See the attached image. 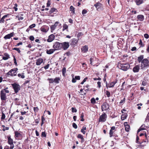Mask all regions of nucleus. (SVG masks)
Here are the masks:
<instances>
[{"label": "nucleus", "instance_id": "44", "mask_svg": "<svg viewBox=\"0 0 149 149\" xmlns=\"http://www.w3.org/2000/svg\"><path fill=\"white\" fill-rule=\"evenodd\" d=\"M2 127L3 128L2 130L3 131H5L6 130H8L9 129V127H6L4 125H2Z\"/></svg>", "mask_w": 149, "mask_h": 149}, {"label": "nucleus", "instance_id": "13", "mask_svg": "<svg viewBox=\"0 0 149 149\" xmlns=\"http://www.w3.org/2000/svg\"><path fill=\"white\" fill-rule=\"evenodd\" d=\"M79 39H76L74 38L70 40V45L71 46L74 47L77 46L78 42Z\"/></svg>", "mask_w": 149, "mask_h": 149}, {"label": "nucleus", "instance_id": "3", "mask_svg": "<svg viewBox=\"0 0 149 149\" xmlns=\"http://www.w3.org/2000/svg\"><path fill=\"white\" fill-rule=\"evenodd\" d=\"M118 68L124 71H126L129 69L130 65L128 63H119L118 65Z\"/></svg>", "mask_w": 149, "mask_h": 149}, {"label": "nucleus", "instance_id": "49", "mask_svg": "<svg viewBox=\"0 0 149 149\" xmlns=\"http://www.w3.org/2000/svg\"><path fill=\"white\" fill-rule=\"evenodd\" d=\"M106 95L107 97H109L111 96L110 92L108 91H106Z\"/></svg>", "mask_w": 149, "mask_h": 149}, {"label": "nucleus", "instance_id": "37", "mask_svg": "<svg viewBox=\"0 0 149 149\" xmlns=\"http://www.w3.org/2000/svg\"><path fill=\"white\" fill-rule=\"evenodd\" d=\"M90 62L91 64L93 65V66H95V64L93 63L94 61V58L93 57H91L90 58Z\"/></svg>", "mask_w": 149, "mask_h": 149}, {"label": "nucleus", "instance_id": "62", "mask_svg": "<svg viewBox=\"0 0 149 149\" xmlns=\"http://www.w3.org/2000/svg\"><path fill=\"white\" fill-rule=\"evenodd\" d=\"M83 35V34L81 32H80L78 33V34L77 35V36L79 38L81 36H82Z\"/></svg>", "mask_w": 149, "mask_h": 149}, {"label": "nucleus", "instance_id": "11", "mask_svg": "<svg viewBox=\"0 0 149 149\" xmlns=\"http://www.w3.org/2000/svg\"><path fill=\"white\" fill-rule=\"evenodd\" d=\"M69 46L70 45L68 42H65L61 43V49L63 48L64 50H66Z\"/></svg>", "mask_w": 149, "mask_h": 149}, {"label": "nucleus", "instance_id": "1", "mask_svg": "<svg viewBox=\"0 0 149 149\" xmlns=\"http://www.w3.org/2000/svg\"><path fill=\"white\" fill-rule=\"evenodd\" d=\"M7 143L10 145L9 147L8 146H6L4 148V149H13L14 147V143H15V141H13V140L11 137L10 135H9L7 136Z\"/></svg>", "mask_w": 149, "mask_h": 149}, {"label": "nucleus", "instance_id": "43", "mask_svg": "<svg viewBox=\"0 0 149 149\" xmlns=\"http://www.w3.org/2000/svg\"><path fill=\"white\" fill-rule=\"evenodd\" d=\"M91 103L93 104H95L96 102L95 99L94 97H93L91 99Z\"/></svg>", "mask_w": 149, "mask_h": 149}, {"label": "nucleus", "instance_id": "51", "mask_svg": "<svg viewBox=\"0 0 149 149\" xmlns=\"http://www.w3.org/2000/svg\"><path fill=\"white\" fill-rule=\"evenodd\" d=\"M71 109H72V113H74V112L76 113V112H77V109L75 108H74V107H72L71 108Z\"/></svg>", "mask_w": 149, "mask_h": 149}, {"label": "nucleus", "instance_id": "27", "mask_svg": "<svg viewBox=\"0 0 149 149\" xmlns=\"http://www.w3.org/2000/svg\"><path fill=\"white\" fill-rule=\"evenodd\" d=\"M77 138L78 139H80L81 140V143H82L84 141V139L83 136L81 134H78L77 136Z\"/></svg>", "mask_w": 149, "mask_h": 149}, {"label": "nucleus", "instance_id": "57", "mask_svg": "<svg viewBox=\"0 0 149 149\" xmlns=\"http://www.w3.org/2000/svg\"><path fill=\"white\" fill-rule=\"evenodd\" d=\"M87 11L86 10L84 9L82 11V13L83 15H84L86 14L87 13Z\"/></svg>", "mask_w": 149, "mask_h": 149}, {"label": "nucleus", "instance_id": "42", "mask_svg": "<svg viewBox=\"0 0 149 149\" xmlns=\"http://www.w3.org/2000/svg\"><path fill=\"white\" fill-rule=\"evenodd\" d=\"M139 138L138 136H137L136 139V142L138 144H142V142H140V141H139Z\"/></svg>", "mask_w": 149, "mask_h": 149}, {"label": "nucleus", "instance_id": "24", "mask_svg": "<svg viewBox=\"0 0 149 149\" xmlns=\"http://www.w3.org/2000/svg\"><path fill=\"white\" fill-rule=\"evenodd\" d=\"M59 23V22L57 21L56 22L54 25H52L51 26V30L53 31L54 30Z\"/></svg>", "mask_w": 149, "mask_h": 149}, {"label": "nucleus", "instance_id": "35", "mask_svg": "<svg viewBox=\"0 0 149 149\" xmlns=\"http://www.w3.org/2000/svg\"><path fill=\"white\" fill-rule=\"evenodd\" d=\"M62 72L63 76L65 77V74L66 72V69L65 68L63 67V68L62 70Z\"/></svg>", "mask_w": 149, "mask_h": 149}, {"label": "nucleus", "instance_id": "40", "mask_svg": "<svg viewBox=\"0 0 149 149\" xmlns=\"http://www.w3.org/2000/svg\"><path fill=\"white\" fill-rule=\"evenodd\" d=\"M139 45H140V47H143L145 46V44L143 43L141 39H140L139 40Z\"/></svg>", "mask_w": 149, "mask_h": 149}, {"label": "nucleus", "instance_id": "17", "mask_svg": "<svg viewBox=\"0 0 149 149\" xmlns=\"http://www.w3.org/2000/svg\"><path fill=\"white\" fill-rule=\"evenodd\" d=\"M15 137L17 139H20L22 138V134H21L18 131H15L14 132Z\"/></svg>", "mask_w": 149, "mask_h": 149}, {"label": "nucleus", "instance_id": "26", "mask_svg": "<svg viewBox=\"0 0 149 149\" xmlns=\"http://www.w3.org/2000/svg\"><path fill=\"white\" fill-rule=\"evenodd\" d=\"M124 125L125 127V130L127 132H129L130 128V125L127 124V123L126 122H125L124 123Z\"/></svg>", "mask_w": 149, "mask_h": 149}, {"label": "nucleus", "instance_id": "22", "mask_svg": "<svg viewBox=\"0 0 149 149\" xmlns=\"http://www.w3.org/2000/svg\"><path fill=\"white\" fill-rule=\"evenodd\" d=\"M63 29H62V31L63 33V34L64 35H65L64 32L65 30H66L67 32H68L69 31L68 30V26L66 24H64L63 26Z\"/></svg>", "mask_w": 149, "mask_h": 149}, {"label": "nucleus", "instance_id": "18", "mask_svg": "<svg viewBox=\"0 0 149 149\" xmlns=\"http://www.w3.org/2000/svg\"><path fill=\"white\" fill-rule=\"evenodd\" d=\"M49 29V27L46 25L43 26L40 28L41 31L44 32H46Z\"/></svg>", "mask_w": 149, "mask_h": 149}, {"label": "nucleus", "instance_id": "54", "mask_svg": "<svg viewBox=\"0 0 149 149\" xmlns=\"http://www.w3.org/2000/svg\"><path fill=\"white\" fill-rule=\"evenodd\" d=\"M36 26V24H33L29 26V28L30 29L33 28L34 27Z\"/></svg>", "mask_w": 149, "mask_h": 149}, {"label": "nucleus", "instance_id": "4", "mask_svg": "<svg viewBox=\"0 0 149 149\" xmlns=\"http://www.w3.org/2000/svg\"><path fill=\"white\" fill-rule=\"evenodd\" d=\"M141 69H144L149 67V61L147 58H144L141 62Z\"/></svg>", "mask_w": 149, "mask_h": 149}, {"label": "nucleus", "instance_id": "28", "mask_svg": "<svg viewBox=\"0 0 149 149\" xmlns=\"http://www.w3.org/2000/svg\"><path fill=\"white\" fill-rule=\"evenodd\" d=\"M127 116V114L126 113H124L121 116V119L122 120H123L126 119Z\"/></svg>", "mask_w": 149, "mask_h": 149}, {"label": "nucleus", "instance_id": "10", "mask_svg": "<svg viewBox=\"0 0 149 149\" xmlns=\"http://www.w3.org/2000/svg\"><path fill=\"white\" fill-rule=\"evenodd\" d=\"M53 48L56 50L61 49V42H56L54 43Z\"/></svg>", "mask_w": 149, "mask_h": 149}, {"label": "nucleus", "instance_id": "47", "mask_svg": "<svg viewBox=\"0 0 149 149\" xmlns=\"http://www.w3.org/2000/svg\"><path fill=\"white\" fill-rule=\"evenodd\" d=\"M33 110L34 111L35 113H36L37 112H38L39 110V109L38 107H34Z\"/></svg>", "mask_w": 149, "mask_h": 149}, {"label": "nucleus", "instance_id": "46", "mask_svg": "<svg viewBox=\"0 0 149 149\" xmlns=\"http://www.w3.org/2000/svg\"><path fill=\"white\" fill-rule=\"evenodd\" d=\"M12 49L17 51L18 52L19 54H20L21 52V51L19 49V48L15 47L12 48Z\"/></svg>", "mask_w": 149, "mask_h": 149}, {"label": "nucleus", "instance_id": "8", "mask_svg": "<svg viewBox=\"0 0 149 149\" xmlns=\"http://www.w3.org/2000/svg\"><path fill=\"white\" fill-rule=\"evenodd\" d=\"M107 116L105 113L103 112L99 118V121L100 122H105L107 120Z\"/></svg>", "mask_w": 149, "mask_h": 149}, {"label": "nucleus", "instance_id": "59", "mask_svg": "<svg viewBox=\"0 0 149 149\" xmlns=\"http://www.w3.org/2000/svg\"><path fill=\"white\" fill-rule=\"evenodd\" d=\"M71 53L70 51H68L65 53L64 55L66 54L67 56H69L71 55Z\"/></svg>", "mask_w": 149, "mask_h": 149}, {"label": "nucleus", "instance_id": "16", "mask_svg": "<svg viewBox=\"0 0 149 149\" xmlns=\"http://www.w3.org/2000/svg\"><path fill=\"white\" fill-rule=\"evenodd\" d=\"M88 47L87 45L82 47L81 49V52L82 53H86L88 52Z\"/></svg>", "mask_w": 149, "mask_h": 149}, {"label": "nucleus", "instance_id": "29", "mask_svg": "<svg viewBox=\"0 0 149 149\" xmlns=\"http://www.w3.org/2000/svg\"><path fill=\"white\" fill-rule=\"evenodd\" d=\"M144 55H141L138 57L137 60L139 63H140L143 61L144 59Z\"/></svg>", "mask_w": 149, "mask_h": 149}, {"label": "nucleus", "instance_id": "61", "mask_svg": "<svg viewBox=\"0 0 149 149\" xmlns=\"http://www.w3.org/2000/svg\"><path fill=\"white\" fill-rule=\"evenodd\" d=\"M49 66V64H47V65H46V66H45L44 68L45 70H47V69H48Z\"/></svg>", "mask_w": 149, "mask_h": 149}, {"label": "nucleus", "instance_id": "21", "mask_svg": "<svg viewBox=\"0 0 149 149\" xmlns=\"http://www.w3.org/2000/svg\"><path fill=\"white\" fill-rule=\"evenodd\" d=\"M140 69L139 65H135L133 68V71L134 72H139Z\"/></svg>", "mask_w": 149, "mask_h": 149}, {"label": "nucleus", "instance_id": "15", "mask_svg": "<svg viewBox=\"0 0 149 149\" xmlns=\"http://www.w3.org/2000/svg\"><path fill=\"white\" fill-rule=\"evenodd\" d=\"M116 128L114 126H112L111 127L109 132V136L110 137L113 136H114V135H113V134L115 133L114 132L116 131Z\"/></svg>", "mask_w": 149, "mask_h": 149}, {"label": "nucleus", "instance_id": "2", "mask_svg": "<svg viewBox=\"0 0 149 149\" xmlns=\"http://www.w3.org/2000/svg\"><path fill=\"white\" fill-rule=\"evenodd\" d=\"M9 92V90H6L5 88L2 89L1 91L0 94L1 99V104H3L7 99L6 93H8Z\"/></svg>", "mask_w": 149, "mask_h": 149}, {"label": "nucleus", "instance_id": "55", "mask_svg": "<svg viewBox=\"0 0 149 149\" xmlns=\"http://www.w3.org/2000/svg\"><path fill=\"white\" fill-rule=\"evenodd\" d=\"M29 38L30 40L31 41H33L34 39V37L33 36H30Z\"/></svg>", "mask_w": 149, "mask_h": 149}, {"label": "nucleus", "instance_id": "23", "mask_svg": "<svg viewBox=\"0 0 149 149\" xmlns=\"http://www.w3.org/2000/svg\"><path fill=\"white\" fill-rule=\"evenodd\" d=\"M13 32L11 33H10L7 34L4 37V38L5 39H9L13 36Z\"/></svg>", "mask_w": 149, "mask_h": 149}, {"label": "nucleus", "instance_id": "63", "mask_svg": "<svg viewBox=\"0 0 149 149\" xmlns=\"http://www.w3.org/2000/svg\"><path fill=\"white\" fill-rule=\"evenodd\" d=\"M97 84L99 88H100L101 87V83L100 81H98L97 82Z\"/></svg>", "mask_w": 149, "mask_h": 149}, {"label": "nucleus", "instance_id": "5", "mask_svg": "<svg viewBox=\"0 0 149 149\" xmlns=\"http://www.w3.org/2000/svg\"><path fill=\"white\" fill-rule=\"evenodd\" d=\"M17 70L18 69L17 68L12 69L6 73V75H10L11 77L16 76L17 75L16 72Z\"/></svg>", "mask_w": 149, "mask_h": 149}, {"label": "nucleus", "instance_id": "20", "mask_svg": "<svg viewBox=\"0 0 149 149\" xmlns=\"http://www.w3.org/2000/svg\"><path fill=\"white\" fill-rule=\"evenodd\" d=\"M36 61V65H39L43 62V60L42 58H40L37 59Z\"/></svg>", "mask_w": 149, "mask_h": 149}, {"label": "nucleus", "instance_id": "58", "mask_svg": "<svg viewBox=\"0 0 149 149\" xmlns=\"http://www.w3.org/2000/svg\"><path fill=\"white\" fill-rule=\"evenodd\" d=\"M144 37L145 38L148 39L149 38V36L147 33H145L144 35Z\"/></svg>", "mask_w": 149, "mask_h": 149}, {"label": "nucleus", "instance_id": "36", "mask_svg": "<svg viewBox=\"0 0 149 149\" xmlns=\"http://www.w3.org/2000/svg\"><path fill=\"white\" fill-rule=\"evenodd\" d=\"M145 130V126H143V125H142L141 127L139 128L138 129L137 131V133L140 132L141 131L144 130Z\"/></svg>", "mask_w": 149, "mask_h": 149}, {"label": "nucleus", "instance_id": "38", "mask_svg": "<svg viewBox=\"0 0 149 149\" xmlns=\"http://www.w3.org/2000/svg\"><path fill=\"white\" fill-rule=\"evenodd\" d=\"M57 9L56 8H52L50 11H49V13L51 14L55 12L56 10Z\"/></svg>", "mask_w": 149, "mask_h": 149}, {"label": "nucleus", "instance_id": "14", "mask_svg": "<svg viewBox=\"0 0 149 149\" xmlns=\"http://www.w3.org/2000/svg\"><path fill=\"white\" fill-rule=\"evenodd\" d=\"M118 80L117 79H115L112 82H111L109 84V85L108 86L107 82V81L106 82V87L108 88H112L114 87V85L117 83Z\"/></svg>", "mask_w": 149, "mask_h": 149}, {"label": "nucleus", "instance_id": "9", "mask_svg": "<svg viewBox=\"0 0 149 149\" xmlns=\"http://www.w3.org/2000/svg\"><path fill=\"white\" fill-rule=\"evenodd\" d=\"M109 105L107 102H104L101 105L102 111H107L109 109Z\"/></svg>", "mask_w": 149, "mask_h": 149}, {"label": "nucleus", "instance_id": "60", "mask_svg": "<svg viewBox=\"0 0 149 149\" xmlns=\"http://www.w3.org/2000/svg\"><path fill=\"white\" fill-rule=\"evenodd\" d=\"M49 0H48V1L47 2V7L49 6L50 5V1H49Z\"/></svg>", "mask_w": 149, "mask_h": 149}, {"label": "nucleus", "instance_id": "7", "mask_svg": "<svg viewBox=\"0 0 149 149\" xmlns=\"http://www.w3.org/2000/svg\"><path fill=\"white\" fill-rule=\"evenodd\" d=\"M97 11H100L103 10L102 4L99 2H97L94 5Z\"/></svg>", "mask_w": 149, "mask_h": 149}, {"label": "nucleus", "instance_id": "25", "mask_svg": "<svg viewBox=\"0 0 149 149\" xmlns=\"http://www.w3.org/2000/svg\"><path fill=\"white\" fill-rule=\"evenodd\" d=\"M137 21H143L144 19V16L143 15H137Z\"/></svg>", "mask_w": 149, "mask_h": 149}, {"label": "nucleus", "instance_id": "39", "mask_svg": "<svg viewBox=\"0 0 149 149\" xmlns=\"http://www.w3.org/2000/svg\"><path fill=\"white\" fill-rule=\"evenodd\" d=\"M70 10L71 11L73 14L75 13V8L72 6H71L70 7Z\"/></svg>", "mask_w": 149, "mask_h": 149}, {"label": "nucleus", "instance_id": "64", "mask_svg": "<svg viewBox=\"0 0 149 149\" xmlns=\"http://www.w3.org/2000/svg\"><path fill=\"white\" fill-rule=\"evenodd\" d=\"M75 78L76 80H79L80 79V78L79 76H77L75 77Z\"/></svg>", "mask_w": 149, "mask_h": 149}, {"label": "nucleus", "instance_id": "31", "mask_svg": "<svg viewBox=\"0 0 149 149\" xmlns=\"http://www.w3.org/2000/svg\"><path fill=\"white\" fill-rule=\"evenodd\" d=\"M86 130V125H84L81 130V132L83 133V134H86V132L85 130Z\"/></svg>", "mask_w": 149, "mask_h": 149}, {"label": "nucleus", "instance_id": "53", "mask_svg": "<svg viewBox=\"0 0 149 149\" xmlns=\"http://www.w3.org/2000/svg\"><path fill=\"white\" fill-rule=\"evenodd\" d=\"M125 97H124V98L123 99L121 100L119 102V103L120 104H122L123 103H125Z\"/></svg>", "mask_w": 149, "mask_h": 149}, {"label": "nucleus", "instance_id": "30", "mask_svg": "<svg viewBox=\"0 0 149 149\" xmlns=\"http://www.w3.org/2000/svg\"><path fill=\"white\" fill-rule=\"evenodd\" d=\"M56 51L55 49H51L49 50H47L46 51V53L47 54H52L54 52V51Z\"/></svg>", "mask_w": 149, "mask_h": 149}, {"label": "nucleus", "instance_id": "50", "mask_svg": "<svg viewBox=\"0 0 149 149\" xmlns=\"http://www.w3.org/2000/svg\"><path fill=\"white\" fill-rule=\"evenodd\" d=\"M5 115L4 113L3 112L2 113V114L1 115V120H4L5 118Z\"/></svg>", "mask_w": 149, "mask_h": 149}, {"label": "nucleus", "instance_id": "19", "mask_svg": "<svg viewBox=\"0 0 149 149\" xmlns=\"http://www.w3.org/2000/svg\"><path fill=\"white\" fill-rule=\"evenodd\" d=\"M55 36L53 34H52L49 35L47 39V41L48 42H51L54 39Z\"/></svg>", "mask_w": 149, "mask_h": 149}, {"label": "nucleus", "instance_id": "56", "mask_svg": "<svg viewBox=\"0 0 149 149\" xmlns=\"http://www.w3.org/2000/svg\"><path fill=\"white\" fill-rule=\"evenodd\" d=\"M41 136L46 137V134L45 132H42L41 133Z\"/></svg>", "mask_w": 149, "mask_h": 149}, {"label": "nucleus", "instance_id": "33", "mask_svg": "<svg viewBox=\"0 0 149 149\" xmlns=\"http://www.w3.org/2000/svg\"><path fill=\"white\" fill-rule=\"evenodd\" d=\"M135 2L137 5H139L143 2V0H135Z\"/></svg>", "mask_w": 149, "mask_h": 149}, {"label": "nucleus", "instance_id": "6", "mask_svg": "<svg viewBox=\"0 0 149 149\" xmlns=\"http://www.w3.org/2000/svg\"><path fill=\"white\" fill-rule=\"evenodd\" d=\"M13 88L15 93H17L20 89V85L16 83H14L11 84Z\"/></svg>", "mask_w": 149, "mask_h": 149}, {"label": "nucleus", "instance_id": "12", "mask_svg": "<svg viewBox=\"0 0 149 149\" xmlns=\"http://www.w3.org/2000/svg\"><path fill=\"white\" fill-rule=\"evenodd\" d=\"M10 15L9 14H7L4 15L0 19V23H3L5 21H7L10 19L8 17H9Z\"/></svg>", "mask_w": 149, "mask_h": 149}, {"label": "nucleus", "instance_id": "45", "mask_svg": "<svg viewBox=\"0 0 149 149\" xmlns=\"http://www.w3.org/2000/svg\"><path fill=\"white\" fill-rule=\"evenodd\" d=\"M24 73H22V74H18L17 76L19 77H21L22 79H24L25 78V76L24 75Z\"/></svg>", "mask_w": 149, "mask_h": 149}, {"label": "nucleus", "instance_id": "41", "mask_svg": "<svg viewBox=\"0 0 149 149\" xmlns=\"http://www.w3.org/2000/svg\"><path fill=\"white\" fill-rule=\"evenodd\" d=\"M84 113H82L80 115V118H81V119L80 120L81 121H84Z\"/></svg>", "mask_w": 149, "mask_h": 149}, {"label": "nucleus", "instance_id": "48", "mask_svg": "<svg viewBox=\"0 0 149 149\" xmlns=\"http://www.w3.org/2000/svg\"><path fill=\"white\" fill-rule=\"evenodd\" d=\"M47 80L49 81V83H53L54 82V79L52 78H48Z\"/></svg>", "mask_w": 149, "mask_h": 149}, {"label": "nucleus", "instance_id": "34", "mask_svg": "<svg viewBox=\"0 0 149 149\" xmlns=\"http://www.w3.org/2000/svg\"><path fill=\"white\" fill-rule=\"evenodd\" d=\"M60 80V79L59 77H56L54 79V82L57 84L59 83Z\"/></svg>", "mask_w": 149, "mask_h": 149}, {"label": "nucleus", "instance_id": "52", "mask_svg": "<svg viewBox=\"0 0 149 149\" xmlns=\"http://www.w3.org/2000/svg\"><path fill=\"white\" fill-rule=\"evenodd\" d=\"M72 126L73 128L75 129H76L77 128V126L76 124L74 123H73L72 124Z\"/></svg>", "mask_w": 149, "mask_h": 149}, {"label": "nucleus", "instance_id": "32", "mask_svg": "<svg viewBox=\"0 0 149 149\" xmlns=\"http://www.w3.org/2000/svg\"><path fill=\"white\" fill-rule=\"evenodd\" d=\"M4 55L5 56H3L2 58L4 60H7L10 58L9 55L7 53H4Z\"/></svg>", "mask_w": 149, "mask_h": 149}]
</instances>
